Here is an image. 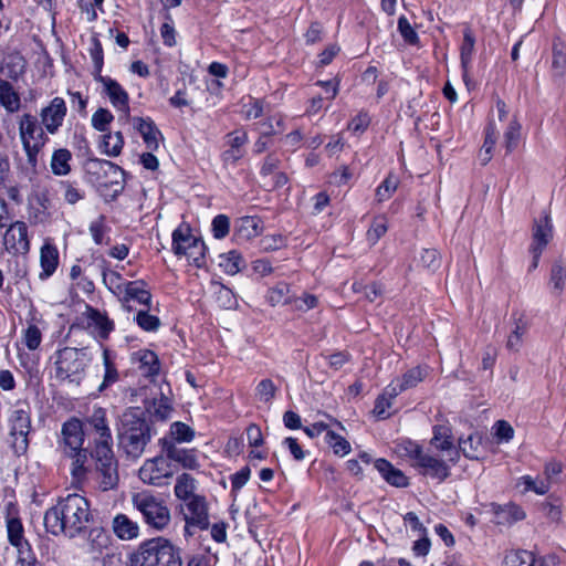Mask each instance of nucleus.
<instances>
[{
  "label": "nucleus",
  "instance_id": "c03bdc74",
  "mask_svg": "<svg viewBox=\"0 0 566 566\" xmlns=\"http://www.w3.org/2000/svg\"><path fill=\"white\" fill-rule=\"evenodd\" d=\"M103 363L105 367V374L103 377V382L101 384L98 390L103 391L107 387L112 386L119 379V375L115 364L111 358V352L107 348L103 350Z\"/></svg>",
  "mask_w": 566,
  "mask_h": 566
},
{
  "label": "nucleus",
  "instance_id": "e2e57ef3",
  "mask_svg": "<svg viewBox=\"0 0 566 566\" xmlns=\"http://www.w3.org/2000/svg\"><path fill=\"white\" fill-rule=\"evenodd\" d=\"M137 325L146 332H155L160 326V319L156 315H151L148 311H139L135 317Z\"/></svg>",
  "mask_w": 566,
  "mask_h": 566
},
{
  "label": "nucleus",
  "instance_id": "5701e85b",
  "mask_svg": "<svg viewBox=\"0 0 566 566\" xmlns=\"http://www.w3.org/2000/svg\"><path fill=\"white\" fill-rule=\"evenodd\" d=\"M553 238V227L551 218L545 213L542 218L534 220L532 243L530 248L544 250Z\"/></svg>",
  "mask_w": 566,
  "mask_h": 566
},
{
  "label": "nucleus",
  "instance_id": "79ce46f5",
  "mask_svg": "<svg viewBox=\"0 0 566 566\" xmlns=\"http://www.w3.org/2000/svg\"><path fill=\"white\" fill-rule=\"evenodd\" d=\"M507 566H544L541 558H535L528 551H518L505 557Z\"/></svg>",
  "mask_w": 566,
  "mask_h": 566
},
{
  "label": "nucleus",
  "instance_id": "6e6552de",
  "mask_svg": "<svg viewBox=\"0 0 566 566\" xmlns=\"http://www.w3.org/2000/svg\"><path fill=\"white\" fill-rule=\"evenodd\" d=\"M132 504L149 528L161 532L169 526L171 514L164 499L149 491H143L132 496Z\"/></svg>",
  "mask_w": 566,
  "mask_h": 566
},
{
  "label": "nucleus",
  "instance_id": "4c0bfd02",
  "mask_svg": "<svg viewBox=\"0 0 566 566\" xmlns=\"http://www.w3.org/2000/svg\"><path fill=\"white\" fill-rule=\"evenodd\" d=\"M290 285L285 282H280L268 291V302L272 306L292 304V296L290 295Z\"/></svg>",
  "mask_w": 566,
  "mask_h": 566
},
{
  "label": "nucleus",
  "instance_id": "58836bf2",
  "mask_svg": "<svg viewBox=\"0 0 566 566\" xmlns=\"http://www.w3.org/2000/svg\"><path fill=\"white\" fill-rule=\"evenodd\" d=\"M191 242L192 247L184 254V256H186L188 261L197 269H202L206 266L207 247L205 241L199 238L198 240H192Z\"/></svg>",
  "mask_w": 566,
  "mask_h": 566
},
{
  "label": "nucleus",
  "instance_id": "9d476101",
  "mask_svg": "<svg viewBox=\"0 0 566 566\" xmlns=\"http://www.w3.org/2000/svg\"><path fill=\"white\" fill-rule=\"evenodd\" d=\"M11 448L18 457L27 453L29 448V433L31 431L30 412L25 409H15L10 417Z\"/></svg>",
  "mask_w": 566,
  "mask_h": 566
},
{
  "label": "nucleus",
  "instance_id": "412c9836",
  "mask_svg": "<svg viewBox=\"0 0 566 566\" xmlns=\"http://www.w3.org/2000/svg\"><path fill=\"white\" fill-rule=\"evenodd\" d=\"M428 374L426 367H413L406 371L401 379H398L396 382L392 381L388 386V394L391 398H396L402 391L416 387L419 382H421Z\"/></svg>",
  "mask_w": 566,
  "mask_h": 566
},
{
  "label": "nucleus",
  "instance_id": "39448f33",
  "mask_svg": "<svg viewBox=\"0 0 566 566\" xmlns=\"http://www.w3.org/2000/svg\"><path fill=\"white\" fill-rule=\"evenodd\" d=\"M132 563L136 566H182L180 548L164 537L143 542L133 555Z\"/></svg>",
  "mask_w": 566,
  "mask_h": 566
},
{
  "label": "nucleus",
  "instance_id": "680f3d73",
  "mask_svg": "<svg viewBox=\"0 0 566 566\" xmlns=\"http://www.w3.org/2000/svg\"><path fill=\"white\" fill-rule=\"evenodd\" d=\"M90 54L94 64V78L98 75H102V69L104 65V54L102 43L97 38L92 39V48L90 49Z\"/></svg>",
  "mask_w": 566,
  "mask_h": 566
},
{
  "label": "nucleus",
  "instance_id": "69168bd1",
  "mask_svg": "<svg viewBox=\"0 0 566 566\" xmlns=\"http://www.w3.org/2000/svg\"><path fill=\"white\" fill-rule=\"evenodd\" d=\"M420 263L423 268L436 271L441 265V258L436 249H423L420 254Z\"/></svg>",
  "mask_w": 566,
  "mask_h": 566
},
{
  "label": "nucleus",
  "instance_id": "774afa93",
  "mask_svg": "<svg viewBox=\"0 0 566 566\" xmlns=\"http://www.w3.org/2000/svg\"><path fill=\"white\" fill-rule=\"evenodd\" d=\"M212 233L216 239H223L229 234L230 231V219L226 214H218L213 218Z\"/></svg>",
  "mask_w": 566,
  "mask_h": 566
},
{
  "label": "nucleus",
  "instance_id": "cd10ccee",
  "mask_svg": "<svg viewBox=\"0 0 566 566\" xmlns=\"http://www.w3.org/2000/svg\"><path fill=\"white\" fill-rule=\"evenodd\" d=\"M40 264L42 271L39 274L40 280L49 279L59 265V251L52 243L45 242L40 251Z\"/></svg>",
  "mask_w": 566,
  "mask_h": 566
},
{
  "label": "nucleus",
  "instance_id": "603ef678",
  "mask_svg": "<svg viewBox=\"0 0 566 566\" xmlns=\"http://www.w3.org/2000/svg\"><path fill=\"white\" fill-rule=\"evenodd\" d=\"M277 387L274 382L269 379H262L255 387V397L259 401L264 403H271L275 398Z\"/></svg>",
  "mask_w": 566,
  "mask_h": 566
},
{
  "label": "nucleus",
  "instance_id": "ea45409f",
  "mask_svg": "<svg viewBox=\"0 0 566 566\" xmlns=\"http://www.w3.org/2000/svg\"><path fill=\"white\" fill-rule=\"evenodd\" d=\"M124 146V137L120 132L112 134L106 132L103 136L102 147L103 151L111 157H116L120 154Z\"/></svg>",
  "mask_w": 566,
  "mask_h": 566
},
{
  "label": "nucleus",
  "instance_id": "bf43d9fd",
  "mask_svg": "<svg viewBox=\"0 0 566 566\" xmlns=\"http://www.w3.org/2000/svg\"><path fill=\"white\" fill-rule=\"evenodd\" d=\"M521 125L516 119L511 120L504 134L505 148L509 153L513 151L520 142Z\"/></svg>",
  "mask_w": 566,
  "mask_h": 566
},
{
  "label": "nucleus",
  "instance_id": "a18cd8bd",
  "mask_svg": "<svg viewBox=\"0 0 566 566\" xmlns=\"http://www.w3.org/2000/svg\"><path fill=\"white\" fill-rule=\"evenodd\" d=\"M566 281V265L560 261H555L551 268L549 283L553 285L554 293L560 295Z\"/></svg>",
  "mask_w": 566,
  "mask_h": 566
},
{
  "label": "nucleus",
  "instance_id": "f257e3e1",
  "mask_svg": "<svg viewBox=\"0 0 566 566\" xmlns=\"http://www.w3.org/2000/svg\"><path fill=\"white\" fill-rule=\"evenodd\" d=\"M91 518L87 499L72 493L60 497L54 506L46 510L43 522L48 533L74 538L86 530Z\"/></svg>",
  "mask_w": 566,
  "mask_h": 566
},
{
  "label": "nucleus",
  "instance_id": "72a5a7b5",
  "mask_svg": "<svg viewBox=\"0 0 566 566\" xmlns=\"http://www.w3.org/2000/svg\"><path fill=\"white\" fill-rule=\"evenodd\" d=\"M72 160V153L66 148L54 150L51 158V170L55 176H66L71 171L70 161Z\"/></svg>",
  "mask_w": 566,
  "mask_h": 566
},
{
  "label": "nucleus",
  "instance_id": "f03ea898",
  "mask_svg": "<svg viewBox=\"0 0 566 566\" xmlns=\"http://www.w3.org/2000/svg\"><path fill=\"white\" fill-rule=\"evenodd\" d=\"M61 447L63 453L72 459L71 474L76 481L93 479L102 490L99 462L95 459L94 447L83 448V423L77 418H71L63 423Z\"/></svg>",
  "mask_w": 566,
  "mask_h": 566
},
{
  "label": "nucleus",
  "instance_id": "c85d7f7f",
  "mask_svg": "<svg viewBox=\"0 0 566 566\" xmlns=\"http://www.w3.org/2000/svg\"><path fill=\"white\" fill-rule=\"evenodd\" d=\"M198 239L191 233L190 227L182 223L172 232L171 250L177 256H182L192 247L191 241Z\"/></svg>",
  "mask_w": 566,
  "mask_h": 566
},
{
  "label": "nucleus",
  "instance_id": "4be33fe9",
  "mask_svg": "<svg viewBox=\"0 0 566 566\" xmlns=\"http://www.w3.org/2000/svg\"><path fill=\"white\" fill-rule=\"evenodd\" d=\"M133 364H138L142 375L147 378L158 376L160 370V361L157 354L150 349H140L134 352L130 356Z\"/></svg>",
  "mask_w": 566,
  "mask_h": 566
},
{
  "label": "nucleus",
  "instance_id": "13d9d810",
  "mask_svg": "<svg viewBox=\"0 0 566 566\" xmlns=\"http://www.w3.org/2000/svg\"><path fill=\"white\" fill-rule=\"evenodd\" d=\"M398 31L402 36L403 41L409 45H418L419 36L416 30L411 27L408 19L405 15H401L398 19Z\"/></svg>",
  "mask_w": 566,
  "mask_h": 566
},
{
  "label": "nucleus",
  "instance_id": "6e6d98bb",
  "mask_svg": "<svg viewBox=\"0 0 566 566\" xmlns=\"http://www.w3.org/2000/svg\"><path fill=\"white\" fill-rule=\"evenodd\" d=\"M397 451L400 455L407 457L413 460V462H417L423 452L421 446L408 439L400 440L397 443Z\"/></svg>",
  "mask_w": 566,
  "mask_h": 566
},
{
  "label": "nucleus",
  "instance_id": "338daca9",
  "mask_svg": "<svg viewBox=\"0 0 566 566\" xmlns=\"http://www.w3.org/2000/svg\"><path fill=\"white\" fill-rule=\"evenodd\" d=\"M60 186L64 189V200L70 205H75L84 198V191L74 182L69 180L60 181Z\"/></svg>",
  "mask_w": 566,
  "mask_h": 566
},
{
  "label": "nucleus",
  "instance_id": "49530a36",
  "mask_svg": "<svg viewBox=\"0 0 566 566\" xmlns=\"http://www.w3.org/2000/svg\"><path fill=\"white\" fill-rule=\"evenodd\" d=\"M325 441L333 449V452L336 455L344 457L352 450L350 443L333 430H327Z\"/></svg>",
  "mask_w": 566,
  "mask_h": 566
},
{
  "label": "nucleus",
  "instance_id": "f8f14e48",
  "mask_svg": "<svg viewBox=\"0 0 566 566\" xmlns=\"http://www.w3.org/2000/svg\"><path fill=\"white\" fill-rule=\"evenodd\" d=\"M248 133L244 129H235L224 136L226 149L221 153L220 158L223 166H235L245 154V145L248 144Z\"/></svg>",
  "mask_w": 566,
  "mask_h": 566
},
{
  "label": "nucleus",
  "instance_id": "864d4df0",
  "mask_svg": "<svg viewBox=\"0 0 566 566\" xmlns=\"http://www.w3.org/2000/svg\"><path fill=\"white\" fill-rule=\"evenodd\" d=\"M495 516H510L506 522H516L525 517V513L521 506L514 503L506 504L504 506L492 505Z\"/></svg>",
  "mask_w": 566,
  "mask_h": 566
},
{
  "label": "nucleus",
  "instance_id": "423d86ee",
  "mask_svg": "<svg viewBox=\"0 0 566 566\" xmlns=\"http://www.w3.org/2000/svg\"><path fill=\"white\" fill-rule=\"evenodd\" d=\"M87 181L101 192L112 191V197H117L124 189V170L116 164L98 158H90L84 165Z\"/></svg>",
  "mask_w": 566,
  "mask_h": 566
},
{
  "label": "nucleus",
  "instance_id": "b1692460",
  "mask_svg": "<svg viewBox=\"0 0 566 566\" xmlns=\"http://www.w3.org/2000/svg\"><path fill=\"white\" fill-rule=\"evenodd\" d=\"M132 120L134 127L142 135L147 148L151 150H157L159 146L158 136H160L161 133L156 127L154 120L149 117H134Z\"/></svg>",
  "mask_w": 566,
  "mask_h": 566
},
{
  "label": "nucleus",
  "instance_id": "0e129e2a",
  "mask_svg": "<svg viewBox=\"0 0 566 566\" xmlns=\"http://www.w3.org/2000/svg\"><path fill=\"white\" fill-rule=\"evenodd\" d=\"M387 221L385 217H377L374 219L370 228L367 231V240L371 244H376L379 239L387 232Z\"/></svg>",
  "mask_w": 566,
  "mask_h": 566
},
{
  "label": "nucleus",
  "instance_id": "4468645a",
  "mask_svg": "<svg viewBox=\"0 0 566 566\" xmlns=\"http://www.w3.org/2000/svg\"><path fill=\"white\" fill-rule=\"evenodd\" d=\"M172 474L174 471L166 455H157L147 460L139 470V478L151 485H160L164 478H170Z\"/></svg>",
  "mask_w": 566,
  "mask_h": 566
},
{
  "label": "nucleus",
  "instance_id": "20e7f679",
  "mask_svg": "<svg viewBox=\"0 0 566 566\" xmlns=\"http://www.w3.org/2000/svg\"><path fill=\"white\" fill-rule=\"evenodd\" d=\"M154 434L151 421L145 410L130 407L120 416L118 440L128 458H140Z\"/></svg>",
  "mask_w": 566,
  "mask_h": 566
},
{
  "label": "nucleus",
  "instance_id": "473e14b6",
  "mask_svg": "<svg viewBox=\"0 0 566 566\" xmlns=\"http://www.w3.org/2000/svg\"><path fill=\"white\" fill-rule=\"evenodd\" d=\"M144 281H130L125 283V295L124 302H129L130 300L137 301L139 304L146 305L148 308L151 303V294L149 291L144 289Z\"/></svg>",
  "mask_w": 566,
  "mask_h": 566
},
{
  "label": "nucleus",
  "instance_id": "2f4dec72",
  "mask_svg": "<svg viewBox=\"0 0 566 566\" xmlns=\"http://www.w3.org/2000/svg\"><path fill=\"white\" fill-rule=\"evenodd\" d=\"M0 104L8 113H17L21 107L20 94L13 85L0 77Z\"/></svg>",
  "mask_w": 566,
  "mask_h": 566
},
{
  "label": "nucleus",
  "instance_id": "0eeeda50",
  "mask_svg": "<svg viewBox=\"0 0 566 566\" xmlns=\"http://www.w3.org/2000/svg\"><path fill=\"white\" fill-rule=\"evenodd\" d=\"M91 363L86 348L64 347L55 353V378L60 381L80 385Z\"/></svg>",
  "mask_w": 566,
  "mask_h": 566
},
{
  "label": "nucleus",
  "instance_id": "bb28decb",
  "mask_svg": "<svg viewBox=\"0 0 566 566\" xmlns=\"http://www.w3.org/2000/svg\"><path fill=\"white\" fill-rule=\"evenodd\" d=\"M475 35L471 28L467 27L463 30V41L460 48V61L462 67V77L467 85H469V67L472 62L474 53Z\"/></svg>",
  "mask_w": 566,
  "mask_h": 566
},
{
  "label": "nucleus",
  "instance_id": "393cba45",
  "mask_svg": "<svg viewBox=\"0 0 566 566\" xmlns=\"http://www.w3.org/2000/svg\"><path fill=\"white\" fill-rule=\"evenodd\" d=\"M551 73L555 82H560L566 74V45L559 38L553 40Z\"/></svg>",
  "mask_w": 566,
  "mask_h": 566
},
{
  "label": "nucleus",
  "instance_id": "f704fd0d",
  "mask_svg": "<svg viewBox=\"0 0 566 566\" xmlns=\"http://www.w3.org/2000/svg\"><path fill=\"white\" fill-rule=\"evenodd\" d=\"M195 489L196 480L190 474L182 473L176 480L174 492L177 499L187 503L189 499L196 496Z\"/></svg>",
  "mask_w": 566,
  "mask_h": 566
},
{
  "label": "nucleus",
  "instance_id": "a211bd4d",
  "mask_svg": "<svg viewBox=\"0 0 566 566\" xmlns=\"http://www.w3.org/2000/svg\"><path fill=\"white\" fill-rule=\"evenodd\" d=\"M412 467L419 470L422 475H428L440 482L447 480L450 475V469L447 463L429 453L422 452Z\"/></svg>",
  "mask_w": 566,
  "mask_h": 566
},
{
  "label": "nucleus",
  "instance_id": "a19ab883",
  "mask_svg": "<svg viewBox=\"0 0 566 566\" xmlns=\"http://www.w3.org/2000/svg\"><path fill=\"white\" fill-rule=\"evenodd\" d=\"M481 443L482 436L479 432H472L468 436V438L459 439V452L461 451L468 459H478V448L481 446Z\"/></svg>",
  "mask_w": 566,
  "mask_h": 566
},
{
  "label": "nucleus",
  "instance_id": "dca6fc26",
  "mask_svg": "<svg viewBox=\"0 0 566 566\" xmlns=\"http://www.w3.org/2000/svg\"><path fill=\"white\" fill-rule=\"evenodd\" d=\"M66 104L62 97H54L50 104L41 109V123L50 134H55L62 126L66 116Z\"/></svg>",
  "mask_w": 566,
  "mask_h": 566
},
{
  "label": "nucleus",
  "instance_id": "9b49d317",
  "mask_svg": "<svg viewBox=\"0 0 566 566\" xmlns=\"http://www.w3.org/2000/svg\"><path fill=\"white\" fill-rule=\"evenodd\" d=\"M187 513L184 518L186 522L185 534L192 536L196 530H208L210 526L208 503L205 496L196 495L186 503Z\"/></svg>",
  "mask_w": 566,
  "mask_h": 566
},
{
  "label": "nucleus",
  "instance_id": "2eb2a0df",
  "mask_svg": "<svg viewBox=\"0 0 566 566\" xmlns=\"http://www.w3.org/2000/svg\"><path fill=\"white\" fill-rule=\"evenodd\" d=\"M161 452L168 460L179 463L184 469L196 470L199 467L193 449L178 448L172 441L164 437L159 440Z\"/></svg>",
  "mask_w": 566,
  "mask_h": 566
},
{
  "label": "nucleus",
  "instance_id": "c9c22d12",
  "mask_svg": "<svg viewBox=\"0 0 566 566\" xmlns=\"http://www.w3.org/2000/svg\"><path fill=\"white\" fill-rule=\"evenodd\" d=\"M109 544V536L101 527L91 528L87 535V545L92 554H101Z\"/></svg>",
  "mask_w": 566,
  "mask_h": 566
},
{
  "label": "nucleus",
  "instance_id": "1a4fd4ad",
  "mask_svg": "<svg viewBox=\"0 0 566 566\" xmlns=\"http://www.w3.org/2000/svg\"><path fill=\"white\" fill-rule=\"evenodd\" d=\"M19 134L27 154V161L32 172L35 174L38 168V155L45 146L49 137L39 125L36 117L31 114L22 115L19 122Z\"/></svg>",
  "mask_w": 566,
  "mask_h": 566
},
{
  "label": "nucleus",
  "instance_id": "5fc2aeb1",
  "mask_svg": "<svg viewBox=\"0 0 566 566\" xmlns=\"http://www.w3.org/2000/svg\"><path fill=\"white\" fill-rule=\"evenodd\" d=\"M114 115L107 109L99 107L92 115V126L101 133L108 132V125L113 122Z\"/></svg>",
  "mask_w": 566,
  "mask_h": 566
},
{
  "label": "nucleus",
  "instance_id": "aec40b11",
  "mask_svg": "<svg viewBox=\"0 0 566 566\" xmlns=\"http://www.w3.org/2000/svg\"><path fill=\"white\" fill-rule=\"evenodd\" d=\"M430 444L440 451H446L449 461L455 463L459 460V450L452 441L451 429L448 426L437 424L432 428Z\"/></svg>",
  "mask_w": 566,
  "mask_h": 566
},
{
  "label": "nucleus",
  "instance_id": "8fccbe9b",
  "mask_svg": "<svg viewBox=\"0 0 566 566\" xmlns=\"http://www.w3.org/2000/svg\"><path fill=\"white\" fill-rule=\"evenodd\" d=\"M516 485H523V492L532 491L538 495L546 494L551 489L547 481H544V479H533L531 475L520 478Z\"/></svg>",
  "mask_w": 566,
  "mask_h": 566
},
{
  "label": "nucleus",
  "instance_id": "4d7b16f0",
  "mask_svg": "<svg viewBox=\"0 0 566 566\" xmlns=\"http://www.w3.org/2000/svg\"><path fill=\"white\" fill-rule=\"evenodd\" d=\"M398 187V178L388 175L387 178L376 189V198L379 202L389 199Z\"/></svg>",
  "mask_w": 566,
  "mask_h": 566
},
{
  "label": "nucleus",
  "instance_id": "052dcab7",
  "mask_svg": "<svg viewBox=\"0 0 566 566\" xmlns=\"http://www.w3.org/2000/svg\"><path fill=\"white\" fill-rule=\"evenodd\" d=\"M395 398H391L390 395L388 394V387L386 388V390L384 391V394L379 395L375 401V406H374V415L378 418V419H387L390 413L388 412V409L391 407L392 405V400Z\"/></svg>",
  "mask_w": 566,
  "mask_h": 566
},
{
  "label": "nucleus",
  "instance_id": "7c9ffc66",
  "mask_svg": "<svg viewBox=\"0 0 566 566\" xmlns=\"http://www.w3.org/2000/svg\"><path fill=\"white\" fill-rule=\"evenodd\" d=\"M113 531L118 538L129 541L138 536L139 526L127 515L117 514L113 518Z\"/></svg>",
  "mask_w": 566,
  "mask_h": 566
},
{
  "label": "nucleus",
  "instance_id": "37998d69",
  "mask_svg": "<svg viewBox=\"0 0 566 566\" xmlns=\"http://www.w3.org/2000/svg\"><path fill=\"white\" fill-rule=\"evenodd\" d=\"M221 261L219 265L223 269V271L230 275H234L241 271L244 265V260L241 254L235 251H229L228 253L220 255Z\"/></svg>",
  "mask_w": 566,
  "mask_h": 566
},
{
  "label": "nucleus",
  "instance_id": "6ab92c4d",
  "mask_svg": "<svg viewBox=\"0 0 566 566\" xmlns=\"http://www.w3.org/2000/svg\"><path fill=\"white\" fill-rule=\"evenodd\" d=\"M83 316L86 321V327L93 328L101 339H107L109 334L114 331L115 324L107 314L88 304L85 306Z\"/></svg>",
  "mask_w": 566,
  "mask_h": 566
},
{
  "label": "nucleus",
  "instance_id": "f3484780",
  "mask_svg": "<svg viewBox=\"0 0 566 566\" xmlns=\"http://www.w3.org/2000/svg\"><path fill=\"white\" fill-rule=\"evenodd\" d=\"M4 245L10 252L27 254L30 251L28 226L23 221H15L10 224L4 234Z\"/></svg>",
  "mask_w": 566,
  "mask_h": 566
},
{
  "label": "nucleus",
  "instance_id": "c756f323",
  "mask_svg": "<svg viewBox=\"0 0 566 566\" xmlns=\"http://www.w3.org/2000/svg\"><path fill=\"white\" fill-rule=\"evenodd\" d=\"M262 231L261 220L258 217L245 216L240 218L234 226V235L238 239L250 240Z\"/></svg>",
  "mask_w": 566,
  "mask_h": 566
},
{
  "label": "nucleus",
  "instance_id": "09e8293b",
  "mask_svg": "<svg viewBox=\"0 0 566 566\" xmlns=\"http://www.w3.org/2000/svg\"><path fill=\"white\" fill-rule=\"evenodd\" d=\"M8 541L12 546H21L24 541V528L19 517L7 518Z\"/></svg>",
  "mask_w": 566,
  "mask_h": 566
},
{
  "label": "nucleus",
  "instance_id": "e433bc0d",
  "mask_svg": "<svg viewBox=\"0 0 566 566\" xmlns=\"http://www.w3.org/2000/svg\"><path fill=\"white\" fill-rule=\"evenodd\" d=\"M145 412L147 413L150 420L151 417H154L156 420L164 422L170 418L172 407L169 402V399L161 395L159 399L154 400L153 407L148 408Z\"/></svg>",
  "mask_w": 566,
  "mask_h": 566
},
{
  "label": "nucleus",
  "instance_id": "ddd939ff",
  "mask_svg": "<svg viewBox=\"0 0 566 566\" xmlns=\"http://www.w3.org/2000/svg\"><path fill=\"white\" fill-rule=\"evenodd\" d=\"M103 86V93L107 95L111 104L119 112L124 113V118H129V96L123 86L109 76L98 75L94 78Z\"/></svg>",
  "mask_w": 566,
  "mask_h": 566
},
{
  "label": "nucleus",
  "instance_id": "a878e982",
  "mask_svg": "<svg viewBox=\"0 0 566 566\" xmlns=\"http://www.w3.org/2000/svg\"><path fill=\"white\" fill-rule=\"evenodd\" d=\"M375 469L390 485L396 488H406L409 485L408 478L405 475V473L401 470L395 468L386 459H377L375 461Z\"/></svg>",
  "mask_w": 566,
  "mask_h": 566
},
{
  "label": "nucleus",
  "instance_id": "3c124183",
  "mask_svg": "<svg viewBox=\"0 0 566 566\" xmlns=\"http://www.w3.org/2000/svg\"><path fill=\"white\" fill-rule=\"evenodd\" d=\"M195 437V431L186 423L176 421L170 426L168 439L176 442H190Z\"/></svg>",
  "mask_w": 566,
  "mask_h": 566
},
{
  "label": "nucleus",
  "instance_id": "de8ad7c7",
  "mask_svg": "<svg viewBox=\"0 0 566 566\" xmlns=\"http://www.w3.org/2000/svg\"><path fill=\"white\" fill-rule=\"evenodd\" d=\"M526 323L522 318H518L515 322V328L511 332V334L507 337L506 348L511 352L517 353L523 345V336L526 334Z\"/></svg>",
  "mask_w": 566,
  "mask_h": 566
},
{
  "label": "nucleus",
  "instance_id": "7ed1b4c3",
  "mask_svg": "<svg viewBox=\"0 0 566 566\" xmlns=\"http://www.w3.org/2000/svg\"><path fill=\"white\" fill-rule=\"evenodd\" d=\"M85 422L98 436L93 442L94 454L99 462L102 476V491H109L117 486L118 463L113 451V436L106 418L104 408H94L92 413L85 418Z\"/></svg>",
  "mask_w": 566,
  "mask_h": 566
}]
</instances>
